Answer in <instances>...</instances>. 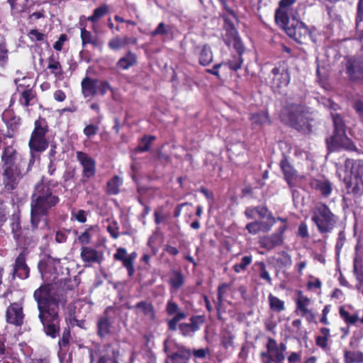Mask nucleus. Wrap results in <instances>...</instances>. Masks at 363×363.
<instances>
[{
	"label": "nucleus",
	"instance_id": "nucleus-40",
	"mask_svg": "<svg viewBox=\"0 0 363 363\" xmlns=\"http://www.w3.org/2000/svg\"><path fill=\"white\" fill-rule=\"evenodd\" d=\"M213 61V53L208 45H204L199 53V62L203 66L208 65Z\"/></svg>",
	"mask_w": 363,
	"mask_h": 363
},
{
	"label": "nucleus",
	"instance_id": "nucleus-57",
	"mask_svg": "<svg viewBox=\"0 0 363 363\" xmlns=\"http://www.w3.org/2000/svg\"><path fill=\"white\" fill-rule=\"evenodd\" d=\"M87 212L83 209L78 210L76 213L72 212V219L74 218L80 223H85L87 220Z\"/></svg>",
	"mask_w": 363,
	"mask_h": 363
},
{
	"label": "nucleus",
	"instance_id": "nucleus-55",
	"mask_svg": "<svg viewBox=\"0 0 363 363\" xmlns=\"http://www.w3.org/2000/svg\"><path fill=\"white\" fill-rule=\"evenodd\" d=\"M107 231L110 234L112 238L117 239L118 238L119 233V226L118 223L116 220H113L110 225L107 226Z\"/></svg>",
	"mask_w": 363,
	"mask_h": 363
},
{
	"label": "nucleus",
	"instance_id": "nucleus-30",
	"mask_svg": "<svg viewBox=\"0 0 363 363\" xmlns=\"http://www.w3.org/2000/svg\"><path fill=\"white\" fill-rule=\"evenodd\" d=\"M0 118L7 127V132L13 135L20 125L21 118L16 115H0Z\"/></svg>",
	"mask_w": 363,
	"mask_h": 363
},
{
	"label": "nucleus",
	"instance_id": "nucleus-51",
	"mask_svg": "<svg viewBox=\"0 0 363 363\" xmlns=\"http://www.w3.org/2000/svg\"><path fill=\"white\" fill-rule=\"evenodd\" d=\"M256 265L259 267V276L261 279L264 280L267 284H272V278L269 272L266 269L264 262H258Z\"/></svg>",
	"mask_w": 363,
	"mask_h": 363
},
{
	"label": "nucleus",
	"instance_id": "nucleus-52",
	"mask_svg": "<svg viewBox=\"0 0 363 363\" xmlns=\"http://www.w3.org/2000/svg\"><path fill=\"white\" fill-rule=\"evenodd\" d=\"M234 338L235 336L230 331L225 332V333L220 336L221 345L225 349H228L229 347H233Z\"/></svg>",
	"mask_w": 363,
	"mask_h": 363
},
{
	"label": "nucleus",
	"instance_id": "nucleus-34",
	"mask_svg": "<svg viewBox=\"0 0 363 363\" xmlns=\"http://www.w3.org/2000/svg\"><path fill=\"white\" fill-rule=\"evenodd\" d=\"M122 181L120 177L115 175L106 184V192L109 195H117L120 192Z\"/></svg>",
	"mask_w": 363,
	"mask_h": 363
},
{
	"label": "nucleus",
	"instance_id": "nucleus-12",
	"mask_svg": "<svg viewBox=\"0 0 363 363\" xmlns=\"http://www.w3.org/2000/svg\"><path fill=\"white\" fill-rule=\"evenodd\" d=\"M298 297L296 300V313H300V315L306 318L308 323L317 324L315 313L311 309H309L311 299L303 295V291L299 290L297 291Z\"/></svg>",
	"mask_w": 363,
	"mask_h": 363
},
{
	"label": "nucleus",
	"instance_id": "nucleus-32",
	"mask_svg": "<svg viewBox=\"0 0 363 363\" xmlns=\"http://www.w3.org/2000/svg\"><path fill=\"white\" fill-rule=\"evenodd\" d=\"M8 2L11 6L13 14L23 12H30V9L27 6L28 0H8Z\"/></svg>",
	"mask_w": 363,
	"mask_h": 363
},
{
	"label": "nucleus",
	"instance_id": "nucleus-46",
	"mask_svg": "<svg viewBox=\"0 0 363 363\" xmlns=\"http://www.w3.org/2000/svg\"><path fill=\"white\" fill-rule=\"evenodd\" d=\"M259 232L268 233L275 223V218L273 215H269V220L267 221L255 220Z\"/></svg>",
	"mask_w": 363,
	"mask_h": 363
},
{
	"label": "nucleus",
	"instance_id": "nucleus-61",
	"mask_svg": "<svg viewBox=\"0 0 363 363\" xmlns=\"http://www.w3.org/2000/svg\"><path fill=\"white\" fill-rule=\"evenodd\" d=\"M33 98V94L32 90L28 89L21 93L20 98V103L24 106H28L29 101Z\"/></svg>",
	"mask_w": 363,
	"mask_h": 363
},
{
	"label": "nucleus",
	"instance_id": "nucleus-35",
	"mask_svg": "<svg viewBox=\"0 0 363 363\" xmlns=\"http://www.w3.org/2000/svg\"><path fill=\"white\" fill-rule=\"evenodd\" d=\"M136 62V55L134 53L129 52L118 60L117 66L121 69H127L134 65Z\"/></svg>",
	"mask_w": 363,
	"mask_h": 363
},
{
	"label": "nucleus",
	"instance_id": "nucleus-38",
	"mask_svg": "<svg viewBox=\"0 0 363 363\" xmlns=\"http://www.w3.org/2000/svg\"><path fill=\"white\" fill-rule=\"evenodd\" d=\"M344 360L345 363H362L363 352L361 351H348L344 352Z\"/></svg>",
	"mask_w": 363,
	"mask_h": 363
},
{
	"label": "nucleus",
	"instance_id": "nucleus-18",
	"mask_svg": "<svg viewBox=\"0 0 363 363\" xmlns=\"http://www.w3.org/2000/svg\"><path fill=\"white\" fill-rule=\"evenodd\" d=\"M279 167L289 187H295L298 179L302 177L298 175L297 170L289 162L286 156L284 155L281 160Z\"/></svg>",
	"mask_w": 363,
	"mask_h": 363
},
{
	"label": "nucleus",
	"instance_id": "nucleus-10",
	"mask_svg": "<svg viewBox=\"0 0 363 363\" xmlns=\"http://www.w3.org/2000/svg\"><path fill=\"white\" fill-rule=\"evenodd\" d=\"M266 349L267 351L260 353L262 363H282L284 361L285 355L280 352L278 348V343L274 338H267Z\"/></svg>",
	"mask_w": 363,
	"mask_h": 363
},
{
	"label": "nucleus",
	"instance_id": "nucleus-17",
	"mask_svg": "<svg viewBox=\"0 0 363 363\" xmlns=\"http://www.w3.org/2000/svg\"><path fill=\"white\" fill-rule=\"evenodd\" d=\"M308 185L311 189L318 192L322 196L328 198L333 191V184L331 182L323 175H319L317 177H311Z\"/></svg>",
	"mask_w": 363,
	"mask_h": 363
},
{
	"label": "nucleus",
	"instance_id": "nucleus-29",
	"mask_svg": "<svg viewBox=\"0 0 363 363\" xmlns=\"http://www.w3.org/2000/svg\"><path fill=\"white\" fill-rule=\"evenodd\" d=\"M99 80L85 77L82 82V94L85 97L93 96L98 94Z\"/></svg>",
	"mask_w": 363,
	"mask_h": 363
},
{
	"label": "nucleus",
	"instance_id": "nucleus-49",
	"mask_svg": "<svg viewBox=\"0 0 363 363\" xmlns=\"http://www.w3.org/2000/svg\"><path fill=\"white\" fill-rule=\"evenodd\" d=\"M238 37V31L235 27L233 25H230L228 28H226V33L223 36V40L227 45L230 46L232 41Z\"/></svg>",
	"mask_w": 363,
	"mask_h": 363
},
{
	"label": "nucleus",
	"instance_id": "nucleus-41",
	"mask_svg": "<svg viewBox=\"0 0 363 363\" xmlns=\"http://www.w3.org/2000/svg\"><path fill=\"white\" fill-rule=\"evenodd\" d=\"M269 308L272 311L280 313L285 310L284 301L270 294L268 296Z\"/></svg>",
	"mask_w": 363,
	"mask_h": 363
},
{
	"label": "nucleus",
	"instance_id": "nucleus-11",
	"mask_svg": "<svg viewBox=\"0 0 363 363\" xmlns=\"http://www.w3.org/2000/svg\"><path fill=\"white\" fill-rule=\"evenodd\" d=\"M165 312L168 316H172L167 320L168 330L175 331L177 329L178 323L186 318V313L179 308V305L172 299H169L166 304Z\"/></svg>",
	"mask_w": 363,
	"mask_h": 363
},
{
	"label": "nucleus",
	"instance_id": "nucleus-63",
	"mask_svg": "<svg viewBox=\"0 0 363 363\" xmlns=\"http://www.w3.org/2000/svg\"><path fill=\"white\" fill-rule=\"evenodd\" d=\"M28 35L32 41H43L45 40V35L43 33H40L36 29L30 30Z\"/></svg>",
	"mask_w": 363,
	"mask_h": 363
},
{
	"label": "nucleus",
	"instance_id": "nucleus-37",
	"mask_svg": "<svg viewBox=\"0 0 363 363\" xmlns=\"http://www.w3.org/2000/svg\"><path fill=\"white\" fill-rule=\"evenodd\" d=\"M321 335L315 337V344L317 346L325 350L328 347V340L330 337V330L328 328H321L320 329Z\"/></svg>",
	"mask_w": 363,
	"mask_h": 363
},
{
	"label": "nucleus",
	"instance_id": "nucleus-5",
	"mask_svg": "<svg viewBox=\"0 0 363 363\" xmlns=\"http://www.w3.org/2000/svg\"><path fill=\"white\" fill-rule=\"evenodd\" d=\"M311 220L315 225L318 232L326 238L336 227L338 217L326 203L319 202L311 211Z\"/></svg>",
	"mask_w": 363,
	"mask_h": 363
},
{
	"label": "nucleus",
	"instance_id": "nucleus-48",
	"mask_svg": "<svg viewBox=\"0 0 363 363\" xmlns=\"http://www.w3.org/2000/svg\"><path fill=\"white\" fill-rule=\"evenodd\" d=\"M81 38L83 46L89 43L93 45L94 47L99 45L97 40L94 38L91 32L86 30L85 28L81 29Z\"/></svg>",
	"mask_w": 363,
	"mask_h": 363
},
{
	"label": "nucleus",
	"instance_id": "nucleus-39",
	"mask_svg": "<svg viewBox=\"0 0 363 363\" xmlns=\"http://www.w3.org/2000/svg\"><path fill=\"white\" fill-rule=\"evenodd\" d=\"M48 69H50L51 73L57 78H60L63 74L61 64L59 61L55 60L53 55L48 58Z\"/></svg>",
	"mask_w": 363,
	"mask_h": 363
},
{
	"label": "nucleus",
	"instance_id": "nucleus-42",
	"mask_svg": "<svg viewBox=\"0 0 363 363\" xmlns=\"http://www.w3.org/2000/svg\"><path fill=\"white\" fill-rule=\"evenodd\" d=\"M135 309H140L145 315H150L152 319L155 318V311L153 305L145 301H141L135 305Z\"/></svg>",
	"mask_w": 363,
	"mask_h": 363
},
{
	"label": "nucleus",
	"instance_id": "nucleus-45",
	"mask_svg": "<svg viewBox=\"0 0 363 363\" xmlns=\"http://www.w3.org/2000/svg\"><path fill=\"white\" fill-rule=\"evenodd\" d=\"M340 316L344 320L347 324L354 325L359 320V316L357 313H354L351 315L348 311H347L343 306L339 308Z\"/></svg>",
	"mask_w": 363,
	"mask_h": 363
},
{
	"label": "nucleus",
	"instance_id": "nucleus-44",
	"mask_svg": "<svg viewBox=\"0 0 363 363\" xmlns=\"http://www.w3.org/2000/svg\"><path fill=\"white\" fill-rule=\"evenodd\" d=\"M252 256L245 255L242 257L240 263H236L233 266V269L236 273H240L245 271L249 265L252 264Z\"/></svg>",
	"mask_w": 363,
	"mask_h": 363
},
{
	"label": "nucleus",
	"instance_id": "nucleus-2",
	"mask_svg": "<svg viewBox=\"0 0 363 363\" xmlns=\"http://www.w3.org/2000/svg\"><path fill=\"white\" fill-rule=\"evenodd\" d=\"M53 286L45 284L35 290L33 298L37 303L38 318L43 326V331L51 338L60 335V306L67 304V296L62 292L53 291Z\"/></svg>",
	"mask_w": 363,
	"mask_h": 363
},
{
	"label": "nucleus",
	"instance_id": "nucleus-62",
	"mask_svg": "<svg viewBox=\"0 0 363 363\" xmlns=\"http://www.w3.org/2000/svg\"><path fill=\"white\" fill-rule=\"evenodd\" d=\"M208 353H209V349L208 347L201 348V349H194L193 350H191V356H194L195 358H199V359L206 358Z\"/></svg>",
	"mask_w": 363,
	"mask_h": 363
},
{
	"label": "nucleus",
	"instance_id": "nucleus-59",
	"mask_svg": "<svg viewBox=\"0 0 363 363\" xmlns=\"http://www.w3.org/2000/svg\"><path fill=\"white\" fill-rule=\"evenodd\" d=\"M242 62L243 60L241 55H238L233 56V59L229 60L228 62L229 67L231 69L236 71L241 67Z\"/></svg>",
	"mask_w": 363,
	"mask_h": 363
},
{
	"label": "nucleus",
	"instance_id": "nucleus-28",
	"mask_svg": "<svg viewBox=\"0 0 363 363\" xmlns=\"http://www.w3.org/2000/svg\"><path fill=\"white\" fill-rule=\"evenodd\" d=\"M354 38L360 42L363 41V0H359L357 4V15L355 18Z\"/></svg>",
	"mask_w": 363,
	"mask_h": 363
},
{
	"label": "nucleus",
	"instance_id": "nucleus-36",
	"mask_svg": "<svg viewBox=\"0 0 363 363\" xmlns=\"http://www.w3.org/2000/svg\"><path fill=\"white\" fill-rule=\"evenodd\" d=\"M273 259L280 269L290 267L292 264L291 256L284 250L278 252V257Z\"/></svg>",
	"mask_w": 363,
	"mask_h": 363
},
{
	"label": "nucleus",
	"instance_id": "nucleus-1",
	"mask_svg": "<svg viewBox=\"0 0 363 363\" xmlns=\"http://www.w3.org/2000/svg\"><path fill=\"white\" fill-rule=\"evenodd\" d=\"M35 160V155L28 160L19 151L12 133L0 136L1 177L4 192L11 194L18 189L21 180L31 171Z\"/></svg>",
	"mask_w": 363,
	"mask_h": 363
},
{
	"label": "nucleus",
	"instance_id": "nucleus-23",
	"mask_svg": "<svg viewBox=\"0 0 363 363\" xmlns=\"http://www.w3.org/2000/svg\"><path fill=\"white\" fill-rule=\"evenodd\" d=\"M345 172L363 182V160L347 158L345 161Z\"/></svg>",
	"mask_w": 363,
	"mask_h": 363
},
{
	"label": "nucleus",
	"instance_id": "nucleus-27",
	"mask_svg": "<svg viewBox=\"0 0 363 363\" xmlns=\"http://www.w3.org/2000/svg\"><path fill=\"white\" fill-rule=\"evenodd\" d=\"M80 257L84 263H87L89 264L100 262L99 252L91 247L82 246L81 248Z\"/></svg>",
	"mask_w": 363,
	"mask_h": 363
},
{
	"label": "nucleus",
	"instance_id": "nucleus-22",
	"mask_svg": "<svg viewBox=\"0 0 363 363\" xmlns=\"http://www.w3.org/2000/svg\"><path fill=\"white\" fill-rule=\"evenodd\" d=\"M343 182L347 194L353 197H359L363 194V182L357 178L350 174L345 177Z\"/></svg>",
	"mask_w": 363,
	"mask_h": 363
},
{
	"label": "nucleus",
	"instance_id": "nucleus-43",
	"mask_svg": "<svg viewBox=\"0 0 363 363\" xmlns=\"http://www.w3.org/2000/svg\"><path fill=\"white\" fill-rule=\"evenodd\" d=\"M156 140L155 136L145 135L141 139L140 144L136 148V150L139 152H147L150 149L152 143Z\"/></svg>",
	"mask_w": 363,
	"mask_h": 363
},
{
	"label": "nucleus",
	"instance_id": "nucleus-15",
	"mask_svg": "<svg viewBox=\"0 0 363 363\" xmlns=\"http://www.w3.org/2000/svg\"><path fill=\"white\" fill-rule=\"evenodd\" d=\"M5 318L7 323L16 327H21L25 319L23 303L20 302L11 303L6 308Z\"/></svg>",
	"mask_w": 363,
	"mask_h": 363
},
{
	"label": "nucleus",
	"instance_id": "nucleus-13",
	"mask_svg": "<svg viewBox=\"0 0 363 363\" xmlns=\"http://www.w3.org/2000/svg\"><path fill=\"white\" fill-rule=\"evenodd\" d=\"M164 352L172 363H189L191 357V350L182 344L175 343L171 351L165 346Z\"/></svg>",
	"mask_w": 363,
	"mask_h": 363
},
{
	"label": "nucleus",
	"instance_id": "nucleus-14",
	"mask_svg": "<svg viewBox=\"0 0 363 363\" xmlns=\"http://www.w3.org/2000/svg\"><path fill=\"white\" fill-rule=\"evenodd\" d=\"M28 255V252L26 248H24L16 257L13 264V279H14L16 277H18L21 279H26L29 277L30 267L26 262Z\"/></svg>",
	"mask_w": 363,
	"mask_h": 363
},
{
	"label": "nucleus",
	"instance_id": "nucleus-56",
	"mask_svg": "<svg viewBox=\"0 0 363 363\" xmlns=\"http://www.w3.org/2000/svg\"><path fill=\"white\" fill-rule=\"evenodd\" d=\"M256 214L262 219L267 218L269 220V215H272V212L265 206H258L255 207Z\"/></svg>",
	"mask_w": 363,
	"mask_h": 363
},
{
	"label": "nucleus",
	"instance_id": "nucleus-19",
	"mask_svg": "<svg viewBox=\"0 0 363 363\" xmlns=\"http://www.w3.org/2000/svg\"><path fill=\"white\" fill-rule=\"evenodd\" d=\"M76 157L83 168V177L86 179L93 177L96 172V161L88 154L82 151L76 152Z\"/></svg>",
	"mask_w": 363,
	"mask_h": 363
},
{
	"label": "nucleus",
	"instance_id": "nucleus-60",
	"mask_svg": "<svg viewBox=\"0 0 363 363\" xmlns=\"http://www.w3.org/2000/svg\"><path fill=\"white\" fill-rule=\"evenodd\" d=\"M70 331L69 329H65L63 331L62 337L58 341V345L60 349L67 347L70 340Z\"/></svg>",
	"mask_w": 363,
	"mask_h": 363
},
{
	"label": "nucleus",
	"instance_id": "nucleus-26",
	"mask_svg": "<svg viewBox=\"0 0 363 363\" xmlns=\"http://www.w3.org/2000/svg\"><path fill=\"white\" fill-rule=\"evenodd\" d=\"M289 119L291 122V125L299 130L306 131L311 130V125L309 123L308 118L306 115H288Z\"/></svg>",
	"mask_w": 363,
	"mask_h": 363
},
{
	"label": "nucleus",
	"instance_id": "nucleus-16",
	"mask_svg": "<svg viewBox=\"0 0 363 363\" xmlns=\"http://www.w3.org/2000/svg\"><path fill=\"white\" fill-rule=\"evenodd\" d=\"M346 73L352 81L363 83V56L350 57L346 63Z\"/></svg>",
	"mask_w": 363,
	"mask_h": 363
},
{
	"label": "nucleus",
	"instance_id": "nucleus-20",
	"mask_svg": "<svg viewBox=\"0 0 363 363\" xmlns=\"http://www.w3.org/2000/svg\"><path fill=\"white\" fill-rule=\"evenodd\" d=\"M137 255L135 252L127 255V250L125 248L119 247L113 255V258L115 260L121 261L123 266L127 269L128 276L132 277L135 272L134 262Z\"/></svg>",
	"mask_w": 363,
	"mask_h": 363
},
{
	"label": "nucleus",
	"instance_id": "nucleus-21",
	"mask_svg": "<svg viewBox=\"0 0 363 363\" xmlns=\"http://www.w3.org/2000/svg\"><path fill=\"white\" fill-rule=\"evenodd\" d=\"M113 310V307L111 306L106 307L103 314L98 318L96 322V333L101 338H104L111 333L112 323L111 321L110 312Z\"/></svg>",
	"mask_w": 363,
	"mask_h": 363
},
{
	"label": "nucleus",
	"instance_id": "nucleus-50",
	"mask_svg": "<svg viewBox=\"0 0 363 363\" xmlns=\"http://www.w3.org/2000/svg\"><path fill=\"white\" fill-rule=\"evenodd\" d=\"M204 315H193L190 318V323H189L191 328V330L194 333L200 330L201 325L205 322Z\"/></svg>",
	"mask_w": 363,
	"mask_h": 363
},
{
	"label": "nucleus",
	"instance_id": "nucleus-9",
	"mask_svg": "<svg viewBox=\"0 0 363 363\" xmlns=\"http://www.w3.org/2000/svg\"><path fill=\"white\" fill-rule=\"evenodd\" d=\"M287 229L288 225H282L274 233L260 237L258 241L259 247L269 251L281 246L284 242V235Z\"/></svg>",
	"mask_w": 363,
	"mask_h": 363
},
{
	"label": "nucleus",
	"instance_id": "nucleus-64",
	"mask_svg": "<svg viewBox=\"0 0 363 363\" xmlns=\"http://www.w3.org/2000/svg\"><path fill=\"white\" fill-rule=\"evenodd\" d=\"M98 130H99V128L97 125H94V124H89V125H87L84 128L83 132L87 138H90L91 136L95 135L97 133Z\"/></svg>",
	"mask_w": 363,
	"mask_h": 363
},
{
	"label": "nucleus",
	"instance_id": "nucleus-58",
	"mask_svg": "<svg viewBox=\"0 0 363 363\" xmlns=\"http://www.w3.org/2000/svg\"><path fill=\"white\" fill-rule=\"evenodd\" d=\"M9 59V50L4 43H0V65H6Z\"/></svg>",
	"mask_w": 363,
	"mask_h": 363
},
{
	"label": "nucleus",
	"instance_id": "nucleus-7",
	"mask_svg": "<svg viewBox=\"0 0 363 363\" xmlns=\"http://www.w3.org/2000/svg\"><path fill=\"white\" fill-rule=\"evenodd\" d=\"M10 227L13 238L17 245H29L33 241V233L36 230H33L31 225L30 228L28 226L23 228L19 217L13 219Z\"/></svg>",
	"mask_w": 363,
	"mask_h": 363
},
{
	"label": "nucleus",
	"instance_id": "nucleus-24",
	"mask_svg": "<svg viewBox=\"0 0 363 363\" xmlns=\"http://www.w3.org/2000/svg\"><path fill=\"white\" fill-rule=\"evenodd\" d=\"M296 0H281L279 3V8L275 13V20L279 24H286L289 21L288 11Z\"/></svg>",
	"mask_w": 363,
	"mask_h": 363
},
{
	"label": "nucleus",
	"instance_id": "nucleus-8",
	"mask_svg": "<svg viewBox=\"0 0 363 363\" xmlns=\"http://www.w3.org/2000/svg\"><path fill=\"white\" fill-rule=\"evenodd\" d=\"M286 30L287 35L298 43H302L308 35V28L301 21L293 17L289 18L286 24H280Z\"/></svg>",
	"mask_w": 363,
	"mask_h": 363
},
{
	"label": "nucleus",
	"instance_id": "nucleus-33",
	"mask_svg": "<svg viewBox=\"0 0 363 363\" xmlns=\"http://www.w3.org/2000/svg\"><path fill=\"white\" fill-rule=\"evenodd\" d=\"M230 289V285L227 283H223L218 286L217 289V302L216 303V308L218 312V318L220 319L219 311L224 301V297L227 291Z\"/></svg>",
	"mask_w": 363,
	"mask_h": 363
},
{
	"label": "nucleus",
	"instance_id": "nucleus-47",
	"mask_svg": "<svg viewBox=\"0 0 363 363\" xmlns=\"http://www.w3.org/2000/svg\"><path fill=\"white\" fill-rule=\"evenodd\" d=\"M108 11V7L106 5H102L94 11L93 15L89 16L87 20L93 23L97 22L101 17Z\"/></svg>",
	"mask_w": 363,
	"mask_h": 363
},
{
	"label": "nucleus",
	"instance_id": "nucleus-6",
	"mask_svg": "<svg viewBox=\"0 0 363 363\" xmlns=\"http://www.w3.org/2000/svg\"><path fill=\"white\" fill-rule=\"evenodd\" d=\"M49 131L48 122L45 118H39L35 121L34 129L33 130L28 142V147L30 150V156L33 152H43L45 151L49 142L46 139V134Z\"/></svg>",
	"mask_w": 363,
	"mask_h": 363
},
{
	"label": "nucleus",
	"instance_id": "nucleus-25",
	"mask_svg": "<svg viewBox=\"0 0 363 363\" xmlns=\"http://www.w3.org/2000/svg\"><path fill=\"white\" fill-rule=\"evenodd\" d=\"M185 283V277L181 269H172L170 272L168 284L171 291H177Z\"/></svg>",
	"mask_w": 363,
	"mask_h": 363
},
{
	"label": "nucleus",
	"instance_id": "nucleus-31",
	"mask_svg": "<svg viewBox=\"0 0 363 363\" xmlns=\"http://www.w3.org/2000/svg\"><path fill=\"white\" fill-rule=\"evenodd\" d=\"M99 230L98 225H86L85 230L77 238L79 243L88 245L91 242L93 234L97 233Z\"/></svg>",
	"mask_w": 363,
	"mask_h": 363
},
{
	"label": "nucleus",
	"instance_id": "nucleus-4",
	"mask_svg": "<svg viewBox=\"0 0 363 363\" xmlns=\"http://www.w3.org/2000/svg\"><path fill=\"white\" fill-rule=\"evenodd\" d=\"M333 122V134L325 138V143L329 152L344 150L349 152H357L358 149L354 142L346 134V124L343 115H332Z\"/></svg>",
	"mask_w": 363,
	"mask_h": 363
},
{
	"label": "nucleus",
	"instance_id": "nucleus-54",
	"mask_svg": "<svg viewBox=\"0 0 363 363\" xmlns=\"http://www.w3.org/2000/svg\"><path fill=\"white\" fill-rule=\"evenodd\" d=\"M250 120L253 128H255L257 125H262L269 121V115H252Z\"/></svg>",
	"mask_w": 363,
	"mask_h": 363
},
{
	"label": "nucleus",
	"instance_id": "nucleus-53",
	"mask_svg": "<svg viewBox=\"0 0 363 363\" xmlns=\"http://www.w3.org/2000/svg\"><path fill=\"white\" fill-rule=\"evenodd\" d=\"M125 40H127L117 36L108 42V47L113 50H120L125 46Z\"/></svg>",
	"mask_w": 363,
	"mask_h": 363
},
{
	"label": "nucleus",
	"instance_id": "nucleus-3",
	"mask_svg": "<svg viewBox=\"0 0 363 363\" xmlns=\"http://www.w3.org/2000/svg\"><path fill=\"white\" fill-rule=\"evenodd\" d=\"M43 176L33 187L30 196V223L33 230H38L43 217H48L60 201V194L55 189L58 183L45 181Z\"/></svg>",
	"mask_w": 363,
	"mask_h": 363
}]
</instances>
